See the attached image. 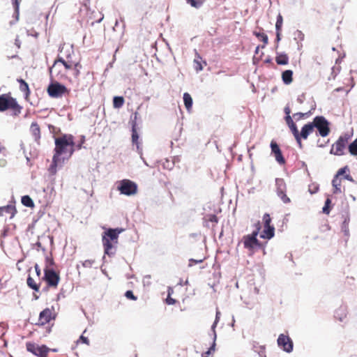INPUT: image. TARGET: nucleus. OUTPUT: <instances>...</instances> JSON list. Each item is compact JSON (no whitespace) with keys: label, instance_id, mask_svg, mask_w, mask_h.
Segmentation results:
<instances>
[{"label":"nucleus","instance_id":"1","mask_svg":"<svg viewBox=\"0 0 357 357\" xmlns=\"http://www.w3.org/2000/svg\"><path fill=\"white\" fill-rule=\"evenodd\" d=\"M74 137L72 135H63L55 138L54 154L52 162L56 165L60 161V156L67 155L70 157L75 151Z\"/></svg>","mask_w":357,"mask_h":357},{"label":"nucleus","instance_id":"2","mask_svg":"<svg viewBox=\"0 0 357 357\" xmlns=\"http://www.w3.org/2000/svg\"><path fill=\"white\" fill-rule=\"evenodd\" d=\"M123 231V229L121 228L108 229L103 233L102 241L106 255L110 256L114 254L113 251L114 245L118 243L119 235Z\"/></svg>","mask_w":357,"mask_h":357},{"label":"nucleus","instance_id":"3","mask_svg":"<svg viewBox=\"0 0 357 357\" xmlns=\"http://www.w3.org/2000/svg\"><path fill=\"white\" fill-rule=\"evenodd\" d=\"M8 109L13 110L16 114H20L22 109V107L19 105L16 99L11 96L10 92L0 96V112Z\"/></svg>","mask_w":357,"mask_h":357},{"label":"nucleus","instance_id":"4","mask_svg":"<svg viewBox=\"0 0 357 357\" xmlns=\"http://www.w3.org/2000/svg\"><path fill=\"white\" fill-rule=\"evenodd\" d=\"M255 226L256 229L253 231L251 234L245 235L243 238L244 248L252 252H253L255 248L264 249V244L260 243L257 238L261 229L259 221L255 225Z\"/></svg>","mask_w":357,"mask_h":357},{"label":"nucleus","instance_id":"5","mask_svg":"<svg viewBox=\"0 0 357 357\" xmlns=\"http://www.w3.org/2000/svg\"><path fill=\"white\" fill-rule=\"evenodd\" d=\"M312 123L314 128L317 129L320 136L325 137L329 135L331 132L330 123L324 116H317L314 117Z\"/></svg>","mask_w":357,"mask_h":357},{"label":"nucleus","instance_id":"6","mask_svg":"<svg viewBox=\"0 0 357 357\" xmlns=\"http://www.w3.org/2000/svg\"><path fill=\"white\" fill-rule=\"evenodd\" d=\"M117 189L122 195L132 196L137 192V185L129 179H123L119 181Z\"/></svg>","mask_w":357,"mask_h":357},{"label":"nucleus","instance_id":"7","mask_svg":"<svg viewBox=\"0 0 357 357\" xmlns=\"http://www.w3.org/2000/svg\"><path fill=\"white\" fill-rule=\"evenodd\" d=\"M43 280L46 282L47 288L56 289L60 282V275L54 270L44 269Z\"/></svg>","mask_w":357,"mask_h":357},{"label":"nucleus","instance_id":"8","mask_svg":"<svg viewBox=\"0 0 357 357\" xmlns=\"http://www.w3.org/2000/svg\"><path fill=\"white\" fill-rule=\"evenodd\" d=\"M350 136L348 134L341 135L338 139L332 145L330 153L335 155H342L344 149L349 142Z\"/></svg>","mask_w":357,"mask_h":357},{"label":"nucleus","instance_id":"9","mask_svg":"<svg viewBox=\"0 0 357 357\" xmlns=\"http://www.w3.org/2000/svg\"><path fill=\"white\" fill-rule=\"evenodd\" d=\"M47 92L51 98H58L68 94L69 90L64 85L56 82L48 86Z\"/></svg>","mask_w":357,"mask_h":357},{"label":"nucleus","instance_id":"10","mask_svg":"<svg viewBox=\"0 0 357 357\" xmlns=\"http://www.w3.org/2000/svg\"><path fill=\"white\" fill-rule=\"evenodd\" d=\"M26 348L28 351L38 357H48V353L50 351V349L46 345L40 346L31 342L26 343Z\"/></svg>","mask_w":357,"mask_h":357},{"label":"nucleus","instance_id":"11","mask_svg":"<svg viewBox=\"0 0 357 357\" xmlns=\"http://www.w3.org/2000/svg\"><path fill=\"white\" fill-rule=\"evenodd\" d=\"M61 59L66 74L68 75L70 70H73V75L75 78L77 79L80 75V70L82 68L80 62L78 61L66 60L63 57H61Z\"/></svg>","mask_w":357,"mask_h":357},{"label":"nucleus","instance_id":"12","mask_svg":"<svg viewBox=\"0 0 357 357\" xmlns=\"http://www.w3.org/2000/svg\"><path fill=\"white\" fill-rule=\"evenodd\" d=\"M56 318V314L54 312V309L47 307L44 309L42 312H40L38 317V322L36 325L38 326H45L49 324L51 321L54 320Z\"/></svg>","mask_w":357,"mask_h":357},{"label":"nucleus","instance_id":"13","mask_svg":"<svg viewBox=\"0 0 357 357\" xmlns=\"http://www.w3.org/2000/svg\"><path fill=\"white\" fill-rule=\"evenodd\" d=\"M276 192L278 196L281 199L283 203L289 204L291 200L286 195L287 185L283 178H278L275 179Z\"/></svg>","mask_w":357,"mask_h":357},{"label":"nucleus","instance_id":"14","mask_svg":"<svg viewBox=\"0 0 357 357\" xmlns=\"http://www.w3.org/2000/svg\"><path fill=\"white\" fill-rule=\"evenodd\" d=\"M50 74L54 75L59 79L67 77V74L64 69L63 63L61 62V57H58L54 62L52 66L50 68Z\"/></svg>","mask_w":357,"mask_h":357},{"label":"nucleus","instance_id":"15","mask_svg":"<svg viewBox=\"0 0 357 357\" xmlns=\"http://www.w3.org/2000/svg\"><path fill=\"white\" fill-rule=\"evenodd\" d=\"M278 344L286 352L289 353L293 350V342L288 335L280 334L278 338Z\"/></svg>","mask_w":357,"mask_h":357},{"label":"nucleus","instance_id":"16","mask_svg":"<svg viewBox=\"0 0 357 357\" xmlns=\"http://www.w3.org/2000/svg\"><path fill=\"white\" fill-rule=\"evenodd\" d=\"M271 153L274 155L275 160L280 165H284L286 162L285 159L283 157L282 151H281L278 144L276 143V142H275L273 140L271 141Z\"/></svg>","mask_w":357,"mask_h":357},{"label":"nucleus","instance_id":"17","mask_svg":"<svg viewBox=\"0 0 357 357\" xmlns=\"http://www.w3.org/2000/svg\"><path fill=\"white\" fill-rule=\"evenodd\" d=\"M60 54L58 57H63L66 60L75 61L73 57L75 56L74 50L72 47L65 45L61 47Z\"/></svg>","mask_w":357,"mask_h":357},{"label":"nucleus","instance_id":"18","mask_svg":"<svg viewBox=\"0 0 357 357\" xmlns=\"http://www.w3.org/2000/svg\"><path fill=\"white\" fill-rule=\"evenodd\" d=\"M60 54L58 57H63L66 60L75 61L73 57L75 56L74 50L72 47L65 45L61 47Z\"/></svg>","mask_w":357,"mask_h":357},{"label":"nucleus","instance_id":"19","mask_svg":"<svg viewBox=\"0 0 357 357\" xmlns=\"http://www.w3.org/2000/svg\"><path fill=\"white\" fill-rule=\"evenodd\" d=\"M314 130L312 122L305 124L300 132L298 136L299 140L301 141L302 139H307L308 136L313 132Z\"/></svg>","mask_w":357,"mask_h":357},{"label":"nucleus","instance_id":"20","mask_svg":"<svg viewBox=\"0 0 357 357\" xmlns=\"http://www.w3.org/2000/svg\"><path fill=\"white\" fill-rule=\"evenodd\" d=\"M30 132L33 137L34 138V140L37 142V144L40 143V139L41 137V133H40V128L38 123L33 122L31 124L30 126Z\"/></svg>","mask_w":357,"mask_h":357},{"label":"nucleus","instance_id":"21","mask_svg":"<svg viewBox=\"0 0 357 357\" xmlns=\"http://www.w3.org/2000/svg\"><path fill=\"white\" fill-rule=\"evenodd\" d=\"M135 119L132 122V142L133 144L137 145V149L139 148V135L137 131V122L136 120L137 119L138 112H135L134 114Z\"/></svg>","mask_w":357,"mask_h":357},{"label":"nucleus","instance_id":"22","mask_svg":"<svg viewBox=\"0 0 357 357\" xmlns=\"http://www.w3.org/2000/svg\"><path fill=\"white\" fill-rule=\"evenodd\" d=\"M16 213L17 210L13 205H7L0 207V216H3L5 214H9L10 215V218H13Z\"/></svg>","mask_w":357,"mask_h":357},{"label":"nucleus","instance_id":"23","mask_svg":"<svg viewBox=\"0 0 357 357\" xmlns=\"http://www.w3.org/2000/svg\"><path fill=\"white\" fill-rule=\"evenodd\" d=\"M194 68L197 72L201 71L204 68V65H206V62L202 60V58L200 55L196 53L195 57L194 59Z\"/></svg>","mask_w":357,"mask_h":357},{"label":"nucleus","instance_id":"24","mask_svg":"<svg viewBox=\"0 0 357 357\" xmlns=\"http://www.w3.org/2000/svg\"><path fill=\"white\" fill-rule=\"evenodd\" d=\"M275 228L273 225L264 227L263 231L260 235L262 238L271 239L274 236Z\"/></svg>","mask_w":357,"mask_h":357},{"label":"nucleus","instance_id":"25","mask_svg":"<svg viewBox=\"0 0 357 357\" xmlns=\"http://www.w3.org/2000/svg\"><path fill=\"white\" fill-rule=\"evenodd\" d=\"M17 81L20 84V90L24 93L25 98L27 99L31 93L29 84L22 78L17 79Z\"/></svg>","mask_w":357,"mask_h":357},{"label":"nucleus","instance_id":"26","mask_svg":"<svg viewBox=\"0 0 357 357\" xmlns=\"http://www.w3.org/2000/svg\"><path fill=\"white\" fill-rule=\"evenodd\" d=\"M289 128L290 130L291 131L295 139L296 140V142H297L299 148L302 149L303 143H302V141L299 140L298 136H299L300 132L298 131L296 123H294V124L289 126Z\"/></svg>","mask_w":357,"mask_h":357},{"label":"nucleus","instance_id":"27","mask_svg":"<svg viewBox=\"0 0 357 357\" xmlns=\"http://www.w3.org/2000/svg\"><path fill=\"white\" fill-rule=\"evenodd\" d=\"M282 79L285 84H290L293 81V71L286 70L282 73Z\"/></svg>","mask_w":357,"mask_h":357},{"label":"nucleus","instance_id":"28","mask_svg":"<svg viewBox=\"0 0 357 357\" xmlns=\"http://www.w3.org/2000/svg\"><path fill=\"white\" fill-rule=\"evenodd\" d=\"M27 285L32 289L36 291H39L40 290V283H38L35 281V280L31 278L30 275L27 278L26 280Z\"/></svg>","mask_w":357,"mask_h":357},{"label":"nucleus","instance_id":"29","mask_svg":"<svg viewBox=\"0 0 357 357\" xmlns=\"http://www.w3.org/2000/svg\"><path fill=\"white\" fill-rule=\"evenodd\" d=\"M183 101L186 109L190 111L192 106V98L188 93H184Z\"/></svg>","mask_w":357,"mask_h":357},{"label":"nucleus","instance_id":"30","mask_svg":"<svg viewBox=\"0 0 357 357\" xmlns=\"http://www.w3.org/2000/svg\"><path fill=\"white\" fill-rule=\"evenodd\" d=\"M275 61L278 65H287L289 63V57L285 54H280L275 57Z\"/></svg>","mask_w":357,"mask_h":357},{"label":"nucleus","instance_id":"31","mask_svg":"<svg viewBox=\"0 0 357 357\" xmlns=\"http://www.w3.org/2000/svg\"><path fill=\"white\" fill-rule=\"evenodd\" d=\"M125 100L123 96H114L113 98V107L119 109L124 105Z\"/></svg>","mask_w":357,"mask_h":357},{"label":"nucleus","instance_id":"32","mask_svg":"<svg viewBox=\"0 0 357 357\" xmlns=\"http://www.w3.org/2000/svg\"><path fill=\"white\" fill-rule=\"evenodd\" d=\"M333 187L335 188L334 193L340 192V187L342 185L341 180L338 178L337 176H335L334 178L332 181Z\"/></svg>","mask_w":357,"mask_h":357},{"label":"nucleus","instance_id":"33","mask_svg":"<svg viewBox=\"0 0 357 357\" xmlns=\"http://www.w3.org/2000/svg\"><path fill=\"white\" fill-rule=\"evenodd\" d=\"M21 202H22V204L25 206L31 207V208L34 206V203H33V200L31 199V198L29 195L23 196L22 197Z\"/></svg>","mask_w":357,"mask_h":357},{"label":"nucleus","instance_id":"34","mask_svg":"<svg viewBox=\"0 0 357 357\" xmlns=\"http://www.w3.org/2000/svg\"><path fill=\"white\" fill-rule=\"evenodd\" d=\"M187 3L190 4L192 7L199 8L204 3V0H185Z\"/></svg>","mask_w":357,"mask_h":357},{"label":"nucleus","instance_id":"35","mask_svg":"<svg viewBox=\"0 0 357 357\" xmlns=\"http://www.w3.org/2000/svg\"><path fill=\"white\" fill-rule=\"evenodd\" d=\"M54 265V261L53 258L51 256H47L45 257V266L44 269H50L54 270L53 267Z\"/></svg>","mask_w":357,"mask_h":357},{"label":"nucleus","instance_id":"36","mask_svg":"<svg viewBox=\"0 0 357 357\" xmlns=\"http://www.w3.org/2000/svg\"><path fill=\"white\" fill-rule=\"evenodd\" d=\"M349 153L355 156H357V138L349 145Z\"/></svg>","mask_w":357,"mask_h":357},{"label":"nucleus","instance_id":"37","mask_svg":"<svg viewBox=\"0 0 357 357\" xmlns=\"http://www.w3.org/2000/svg\"><path fill=\"white\" fill-rule=\"evenodd\" d=\"M283 24V17L280 13L277 16V20L275 23V30L278 31H282V27Z\"/></svg>","mask_w":357,"mask_h":357},{"label":"nucleus","instance_id":"38","mask_svg":"<svg viewBox=\"0 0 357 357\" xmlns=\"http://www.w3.org/2000/svg\"><path fill=\"white\" fill-rule=\"evenodd\" d=\"M254 34L260 40H261L265 45L268 44V38L267 35L264 32H255Z\"/></svg>","mask_w":357,"mask_h":357},{"label":"nucleus","instance_id":"39","mask_svg":"<svg viewBox=\"0 0 357 357\" xmlns=\"http://www.w3.org/2000/svg\"><path fill=\"white\" fill-rule=\"evenodd\" d=\"M331 200L329 198H327L325 201V204L322 208V211L325 214H329L331 211Z\"/></svg>","mask_w":357,"mask_h":357},{"label":"nucleus","instance_id":"40","mask_svg":"<svg viewBox=\"0 0 357 357\" xmlns=\"http://www.w3.org/2000/svg\"><path fill=\"white\" fill-rule=\"evenodd\" d=\"M173 293V289L172 288H169L168 289V296L166 298V303L168 305H174L176 303V301L171 297V294Z\"/></svg>","mask_w":357,"mask_h":357},{"label":"nucleus","instance_id":"41","mask_svg":"<svg viewBox=\"0 0 357 357\" xmlns=\"http://www.w3.org/2000/svg\"><path fill=\"white\" fill-rule=\"evenodd\" d=\"M264 227L271 226V218L268 213H265L263 216Z\"/></svg>","mask_w":357,"mask_h":357},{"label":"nucleus","instance_id":"42","mask_svg":"<svg viewBox=\"0 0 357 357\" xmlns=\"http://www.w3.org/2000/svg\"><path fill=\"white\" fill-rule=\"evenodd\" d=\"M309 116V113H302V112H298L294 114V117L296 118L297 121L304 119L305 117H307Z\"/></svg>","mask_w":357,"mask_h":357},{"label":"nucleus","instance_id":"43","mask_svg":"<svg viewBox=\"0 0 357 357\" xmlns=\"http://www.w3.org/2000/svg\"><path fill=\"white\" fill-rule=\"evenodd\" d=\"M125 296L130 300L136 301L137 297L133 294L131 290H128L125 293Z\"/></svg>","mask_w":357,"mask_h":357},{"label":"nucleus","instance_id":"44","mask_svg":"<svg viewBox=\"0 0 357 357\" xmlns=\"http://www.w3.org/2000/svg\"><path fill=\"white\" fill-rule=\"evenodd\" d=\"M206 220L209 222L218 223V218L215 214H210L206 216Z\"/></svg>","mask_w":357,"mask_h":357},{"label":"nucleus","instance_id":"45","mask_svg":"<svg viewBox=\"0 0 357 357\" xmlns=\"http://www.w3.org/2000/svg\"><path fill=\"white\" fill-rule=\"evenodd\" d=\"M79 342L89 345V340L83 334L79 337V339L77 341V344H79Z\"/></svg>","mask_w":357,"mask_h":357},{"label":"nucleus","instance_id":"46","mask_svg":"<svg viewBox=\"0 0 357 357\" xmlns=\"http://www.w3.org/2000/svg\"><path fill=\"white\" fill-rule=\"evenodd\" d=\"M13 4L15 8V13L17 17L19 15V1L18 0H12Z\"/></svg>","mask_w":357,"mask_h":357},{"label":"nucleus","instance_id":"47","mask_svg":"<svg viewBox=\"0 0 357 357\" xmlns=\"http://www.w3.org/2000/svg\"><path fill=\"white\" fill-rule=\"evenodd\" d=\"M215 342L213 343L212 346L208 349V350L206 352H204L203 354H202V356L203 357H208V356L210 355L211 352L212 351H214L215 350Z\"/></svg>","mask_w":357,"mask_h":357},{"label":"nucleus","instance_id":"48","mask_svg":"<svg viewBox=\"0 0 357 357\" xmlns=\"http://www.w3.org/2000/svg\"><path fill=\"white\" fill-rule=\"evenodd\" d=\"M347 170H348V167H347V166H346V167H342V168H340V169L337 171V174H336V175H335V176H337V177H339L340 176L344 174Z\"/></svg>","mask_w":357,"mask_h":357},{"label":"nucleus","instance_id":"49","mask_svg":"<svg viewBox=\"0 0 357 357\" xmlns=\"http://www.w3.org/2000/svg\"><path fill=\"white\" fill-rule=\"evenodd\" d=\"M94 261L93 260H90V259H88V260H85L83 263H82V265L84 267H91L92 266V264H93Z\"/></svg>","mask_w":357,"mask_h":357},{"label":"nucleus","instance_id":"50","mask_svg":"<svg viewBox=\"0 0 357 357\" xmlns=\"http://www.w3.org/2000/svg\"><path fill=\"white\" fill-rule=\"evenodd\" d=\"M285 121L287 123V124L288 125V126L292 125L294 123V121L292 120V118L291 117V116H285Z\"/></svg>","mask_w":357,"mask_h":357},{"label":"nucleus","instance_id":"51","mask_svg":"<svg viewBox=\"0 0 357 357\" xmlns=\"http://www.w3.org/2000/svg\"><path fill=\"white\" fill-rule=\"evenodd\" d=\"M201 262H202V259H200V260H195V259H190V261H189V266H193L194 264H197V263H201Z\"/></svg>","mask_w":357,"mask_h":357},{"label":"nucleus","instance_id":"52","mask_svg":"<svg viewBox=\"0 0 357 357\" xmlns=\"http://www.w3.org/2000/svg\"><path fill=\"white\" fill-rule=\"evenodd\" d=\"M35 270H36V274L38 277H40V275H41V270L40 268H39V266L38 264H36L35 266Z\"/></svg>","mask_w":357,"mask_h":357},{"label":"nucleus","instance_id":"53","mask_svg":"<svg viewBox=\"0 0 357 357\" xmlns=\"http://www.w3.org/2000/svg\"><path fill=\"white\" fill-rule=\"evenodd\" d=\"M280 36H281V31H276V40L278 42H279L281 39Z\"/></svg>","mask_w":357,"mask_h":357},{"label":"nucleus","instance_id":"54","mask_svg":"<svg viewBox=\"0 0 357 357\" xmlns=\"http://www.w3.org/2000/svg\"><path fill=\"white\" fill-rule=\"evenodd\" d=\"M284 112H285V114H286V115H287V116H290L289 114H290V113H291V110H290V109H289V107H286L284 108Z\"/></svg>","mask_w":357,"mask_h":357},{"label":"nucleus","instance_id":"55","mask_svg":"<svg viewBox=\"0 0 357 357\" xmlns=\"http://www.w3.org/2000/svg\"><path fill=\"white\" fill-rule=\"evenodd\" d=\"M6 165V160L5 159L0 160V165L4 167Z\"/></svg>","mask_w":357,"mask_h":357},{"label":"nucleus","instance_id":"56","mask_svg":"<svg viewBox=\"0 0 357 357\" xmlns=\"http://www.w3.org/2000/svg\"><path fill=\"white\" fill-rule=\"evenodd\" d=\"M15 45L17 46L18 48L20 47V43L18 38L15 39Z\"/></svg>","mask_w":357,"mask_h":357},{"label":"nucleus","instance_id":"57","mask_svg":"<svg viewBox=\"0 0 357 357\" xmlns=\"http://www.w3.org/2000/svg\"><path fill=\"white\" fill-rule=\"evenodd\" d=\"M345 178L349 181H352V178L350 175L347 174L345 176Z\"/></svg>","mask_w":357,"mask_h":357},{"label":"nucleus","instance_id":"58","mask_svg":"<svg viewBox=\"0 0 357 357\" xmlns=\"http://www.w3.org/2000/svg\"><path fill=\"white\" fill-rule=\"evenodd\" d=\"M219 314V312H217V315ZM217 321H218V316L216 317V320L214 322L213 324V328H215V325L217 324Z\"/></svg>","mask_w":357,"mask_h":357},{"label":"nucleus","instance_id":"59","mask_svg":"<svg viewBox=\"0 0 357 357\" xmlns=\"http://www.w3.org/2000/svg\"><path fill=\"white\" fill-rule=\"evenodd\" d=\"M81 148H82V144H78V146H77V149H80Z\"/></svg>","mask_w":357,"mask_h":357},{"label":"nucleus","instance_id":"60","mask_svg":"<svg viewBox=\"0 0 357 357\" xmlns=\"http://www.w3.org/2000/svg\"><path fill=\"white\" fill-rule=\"evenodd\" d=\"M50 351H54V352H56V351H57V349H50Z\"/></svg>","mask_w":357,"mask_h":357},{"label":"nucleus","instance_id":"61","mask_svg":"<svg viewBox=\"0 0 357 357\" xmlns=\"http://www.w3.org/2000/svg\"><path fill=\"white\" fill-rule=\"evenodd\" d=\"M298 100L300 102H302L301 99H299V98H298Z\"/></svg>","mask_w":357,"mask_h":357}]
</instances>
